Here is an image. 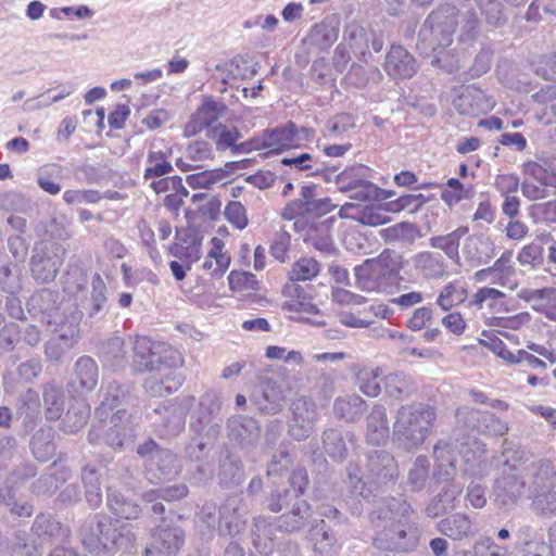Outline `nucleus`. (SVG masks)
<instances>
[{
    "label": "nucleus",
    "mask_w": 556,
    "mask_h": 556,
    "mask_svg": "<svg viewBox=\"0 0 556 556\" xmlns=\"http://www.w3.org/2000/svg\"><path fill=\"white\" fill-rule=\"evenodd\" d=\"M413 266L426 279H441L446 274V263L441 254L419 252L413 257Z\"/></svg>",
    "instance_id": "obj_37"
},
{
    "label": "nucleus",
    "mask_w": 556,
    "mask_h": 556,
    "mask_svg": "<svg viewBox=\"0 0 556 556\" xmlns=\"http://www.w3.org/2000/svg\"><path fill=\"white\" fill-rule=\"evenodd\" d=\"M106 505L117 517L96 514L87 518L80 526L78 536L84 547L96 555L101 553L128 552L136 541L132 526L119 520H136L141 515V508L134 500L121 492L108 489Z\"/></svg>",
    "instance_id": "obj_1"
},
{
    "label": "nucleus",
    "mask_w": 556,
    "mask_h": 556,
    "mask_svg": "<svg viewBox=\"0 0 556 556\" xmlns=\"http://www.w3.org/2000/svg\"><path fill=\"white\" fill-rule=\"evenodd\" d=\"M66 249L52 239H43L35 243L30 258V271L39 283L53 281L62 266Z\"/></svg>",
    "instance_id": "obj_9"
},
{
    "label": "nucleus",
    "mask_w": 556,
    "mask_h": 556,
    "mask_svg": "<svg viewBox=\"0 0 556 556\" xmlns=\"http://www.w3.org/2000/svg\"><path fill=\"white\" fill-rule=\"evenodd\" d=\"M208 136L215 140L218 151L232 150L236 141L241 138V134L236 127L229 128L223 124H217Z\"/></svg>",
    "instance_id": "obj_63"
},
{
    "label": "nucleus",
    "mask_w": 556,
    "mask_h": 556,
    "mask_svg": "<svg viewBox=\"0 0 556 556\" xmlns=\"http://www.w3.org/2000/svg\"><path fill=\"white\" fill-rule=\"evenodd\" d=\"M469 231L467 226H459L455 230L446 235L432 236L429 239V245L433 249L441 250L452 261L459 260L460 240Z\"/></svg>",
    "instance_id": "obj_47"
},
{
    "label": "nucleus",
    "mask_w": 556,
    "mask_h": 556,
    "mask_svg": "<svg viewBox=\"0 0 556 556\" xmlns=\"http://www.w3.org/2000/svg\"><path fill=\"white\" fill-rule=\"evenodd\" d=\"M367 477L378 486L394 483L399 476L394 457L384 450H375L367 455Z\"/></svg>",
    "instance_id": "obj_19"
},
{
    "label": "nucleus",
    "mask_w": 556,
    "mask_h": 556,
    "mask_svg": "<svg viewBox=\"0 0 556 556\" xmlns=\"http://www.w3.org/2000/svg\"><path fill=\"white\" fill-rule=\"evenodd\" d=\"M30 532L31 536L45 544L53 541L66 543L71 538L67 526L58 521L52 515L43 513L36 516Z\"/></svg>",
    "instance_id": "obj_26"
},
{
    "label": "nucleus",
    "mask_w": 556,
    "mask_h": 556,
    "mask_svg": "<svg viewBox=\"0 0 556 556\" xmlns=\"http://www.w3.org/2000/svg\"><path fill=\"white\" fill-rule=\"evenodd\" d=\"M188 494V486L184 483L170 485L167 488H160L150 490L143 493L142 500L144 502H155L163 500L165 502H175L182 500Z\"/></svg>",
    "instance_id": "obj_56"
},
{
    "label": "nucleus",
    "mask_w": 556,
    "mask_h": 556,
    "mask_svg": "<svg viewBox=\"0 0 556 556\" xmlns=\"http://www.w3.org/2000/svg\"><path fill=\"white\" fill-rule=\"evenodd\" d=\"M525 490L526 480L522 475L502 471L494 481V502L500 508L509 510L523 496Z\"/></svg>",
    "instance_id": "obj_15"
},
{
    "label": "nucleus",
    "mask_w": 556,
    "mask_h": 556,
    "mask_svg": "<svg viewBox=\"0 0 556 556\" xmlns=\"http://www.w3.org/2000/svg\"><path fill=\"white\" fill-rule=\"evenodd\" d=\"M99 382V366L87 355L76 359L68 381L70 391L83 395L92 392Z\"/></svg>",
    "instance_id": "obj_20"
},
{
    "label": "nucleus",
    "mask_w": 556,
    "mask_h": 556,
    "mask_svg": "<svg viewBox=\"0 0 556 556\" xmlns=\"http://www.w3.org/2000/svg\"><path fill=\"white\" fill-rule=\"evenodd\" d=\"M435 419V408L430 405H402L393 424V441L405 451L417 450L431 434Z\"/></svg>",
    "instance_id": "obj_5"
},
{
    "label": "nucleus",
    "mask_w": 556,
    "mask_h": 556,
    "mask_svg": "<svg viewBox=\"0 0 556 556\" xmlns=\"http://www.w3.org/2000/svg\"><path fill=\"white\" fill-rule=\"evenodd\" d=\"M98 356L103 366L110 367L113 370L124 368L127 364L124 339L113 334L102 340L98 346Z\"/></svg>",
    "instance_id": "obj_32"
},
{
    "label": "nucleus",
    "mask_w": 556,
    "mask_h": 556,
    "mask_svg": "<svg viewBox=\"0 0 556 556\" xmlns=\"http://www.w3.org/2000/svg\"><path fill=\"white\" fill-rule=\"evenodd\" d=\"M494 103L492 98L473 85L464 87L453 101V105L459 114L470 117L490 112L494 108Z\"/></svg>",
    "instance_id": "obj_22"
},
{
    "label": "nucleus",
    "mask_w": 556,
    "mask_h": 556,
    "mask_svg": "<svg viewBox=\"0 0 556 556\" xmlns=\"http://www.w3.org/2000/svg\"><path fill=\"white\" fill-rule=\"evenodd\" d=\"M194 402L195 397L188 395L155 409V414L160 416L157 425L160 435L164 438L178 435L185 429L187 413Z\"/></svg>",
    "instance_id": "obj_12"
},
{
    "label": "nucleus",
    "mask_w": 556,
    "mask_h": 556,
    "mask_svg": "<svg viewBox=\"0 0 556 556\" xmlns=\"http://www.w3.org/2000/svg\"><path fill=\"white\" fill-rule=\"evenodd\" d=\"M290 409L288 433L294 440L303 441L314 430L317 420L316 404L305 396H300L292 402Z\"/></svg>",
    "instance_id": "obj_14"
},
{
    "label": "nucleus",
    "mask_w": 556,
    "mask_h": 556,
    "mask_svg": "<svg viewBox=\"0 0 556 556\" xmlns=\"http://www.w3.org/2000/svg\"><path fill=\"white\" fill-rule=\"evenodd\" d=\"M126 394L119 384L108 387L100 406L96 409L99 418L88 432L91 444L104 443L113 448H122L136 438V418L125 407Z\"/></svg>",
    "instance_id": "obj_3"
},
{
    "label": "nucleus",
    "mask_w": 556,
    "mask_h": 556,
    "mask_svg": "<svg viewBox=\"0 0 556 556\" xmlns=\"http://www.w3.org/2000/svg\"><path fill=\"white\" fill-rule=\"evenodd\" d=\"M215 71L222 74L223 85H228L231 79L245 78L254 73L249 55H236L225 65L217 64Z\"/></svg>",
    "instance_id": "obj_50"
},
{
    "label": "nucleus",
    "mask_w": 556,
    "mask_h": 556,
    "mask_svg": "<svg viewBox=\"0 0 556 556\" xmlns=\"http://www.w3.org/2000/svg\"><path fill=\"white\" fill-rule=\"evenodd\" d=\"M147 164L148 166L143 174L146 180L166 176L174 170L173 165L167 160L166 153L163 151L150 150L147 156Z\"/></svg>",
    "instance_id": "obj_53"
},
{
    "label": "nucleus",
    "mask_w": 556,
    "mask_h": 556,
    "mask_svg": "<svg viewBox=\"0 0 556 556\" xmlns=\"http://www.w3.org/2000/svg\"><path fill=\"white\" fill-rule=\"evenodd\" d=\"M218 479L219 483L227 488L237 486L244 479V469L240 457L228 450L219 459Z\"/></svg>",
    "instance_id": "obj_39"
},
{
    "label": "nucleus",
    "mask_w": 556,
    "mask_h": 556,
    "mask_svg": "<svg viewBox=\"0 0 556 556\" xmlns=\"http://www.w3.org/2000/svg\"><path fill=\"white\" fill-rule=\"evenodd\" d=\"M305 241L321 252H330L333 248L332 239L328 232V226L325 223L311 226L307 229Z\"/></svg>",
    "instance_id": "obj_62"
},
{
    "label": "nucleus",
    "mask_w": 556,
    "mask_h": 556,
    "mask_svg": "<svg viewBox=\"0 0 556 556\" xmlns=\"http://www.w3.org/2000/svg\"><path fill=\"white\" fill-rule=\"evenodd\" d=\"M555 293L553 288L521 289L517 295L519 299L532 303V309L542 314Z\"/></svg>",
    "instance_id": "obj_59"
},
{
    "label": "nucleus",
    "mask_w": 556,
    "mask_h": 556,
    "mask_svg": "<svg viewBox=\"0 0 556 556\" xmlns=\"http://www.w3.org/2000/svg\"><path fill=\"white\" fill-rule=\"evenodd\" d=\"M81 481L85 488L86 502L91 508H98L102 504V490L99 471L89 465L85 466L81 471Z\"/></svg>",
    "instance_id": "obj_51"
},
{
    "label": "nucleus",
    "mask_w": 556,
    "mask_h": 556,
    "mask_svg": "<svg viewBox=\"0 0 556 556\" xmlns=\"http://www.w3.org/2000/svg\"><path fill=\"white\" fill-rule=\"evenodd\" d=\"M386 241L413 242L418 235L416 225L410 223H399L381 231Z\"/></svg>",
    "instance_id": "obj_64"
},
{
    "label": "nucleus",
    "mask_w": 556,
    "mask_h": 556,
    "mask_svg": "<svg viewBox=\"0 0 556 556\" xmlns=\"http://www.w3.org/2000/svg\"><path fill=\"white\" fill-rule=\"evenodd\" d=\"M383 374L380 367L372 369H363L357 375L359 391L368 397H376L381 393V387L378 382Z\"/></svg>",
    "instance_id": "obj_58"
},
{
    "label": "nucleus",
    "mask_w": 556,
    "mask_h": 556,
    "mask_svg": "<svg viewBox=\"0 0 556 556\" xmlns=\"http://www.w3.org/2000/svg\"><path fill=\"white\" fill-rule=\"evenodd\" d=\"M312 515V507L306 500L295 501L277 518V529L287 533L299 532L306 527Z\"/></svg>",
    "instance_id": "obj_30"
},
{
    "label": "nucleus",
    "mask_w": 556,
    "mask_h": 556,
    "mask_svg": "<svg viewBox=\"0 0 556 556\" xmlns=\"http://www.w3.org/2000/svg\"><path fill=\"white\" fill-rule=\"evenodd\" d=\"M227 110L224 103L213 98H206L186 124L184 130L185 136H194L203 129L207 130V135L211 134L217 124H219L218 121L225 116Z\"/></svg>",
    "instance_id": "obj_16"
},
{
    "label": "nucleus",
    "mask_w": 556,
    "mask_h": 556,
    "mask_svg": "<svg viewBox=\"0 0 556 556\" xmlns=\"http://www.w3.org/2000/svg\"><path fill=\"white\" fill-rule=\"evenodd\" d=\"M332 204L329 199L317 198V186L314 184L303 185L299 197L285 206L281 217L292 220L301 216H320L330 212Z\"/></svg>",
    "instance_id": "obj_11"
},
{
    "label": "nucleus",
    "mask_w": 556,
    "mask_h": 556,
    "mask_svg": "<svg viewBox=\"0 0 556 556\" xmlns=\"http://www.w3.org/2000/svg\"><path fill=\"white\" fill-rule=\"evenodd\" d=\"M227 437L242 448L254 446L261 438L258 422L249 416H232L227 420Z\"/></svg>",
    "instance_id": "obj_23"
},
{
    "label": "nucleus",
    "mask_w": 556,
    "mask_h": 556,
    "mask_svg": "<svg viewBox=\"0 0 556 556\" xmlns=\"http://www.w3.org/2000/svg\"><path fill=\"white\" fill-rule=\"evenodd\" d=\"M523 477L528 478L536 488L552 486L556 481V471L547 459L530 462L525 467Z\"/></svg>",
    "instance_id": "obj_48"
},
{
    "label": "nucleus",
    "mask_w": 556,
    "mask_h": 556,
    "mask_svg": "<svg viewBox=\"0 0 556 556\" xmlns=\"http://www.w3.org/2000/svg\"><path fill=\"white\" fill-rule=\"evenodd\" d=\"M435 469L433 478L437 482H443L441 491L433 496L425 507V514L430 518H437L455 509L456 503L463 493V483L456 481V455L450 443L439 441L433 447Z\"/></svg>",
    "instance_id": "obj_4"
},
{
    "label": "nucleus",
    "mask_w": 556,
    "mask_h": 556,
    "mask_svg": "<svg viewBox=\"0 0 556 556\" xmlns=\"http://www.w3.org/2000/svg\"><path fill=\"white\" fill-rule=\"evenodd\" d=\"M455 27V18L447 11H432L419 29L417 50L425 56L445 50L453 42Z\"/></svg>",
    "instance_id": "obj_7"
},
{
    "label": "nucleus",
    "mask_w": 556,
    "mask_h": 556,
    "mask_svg": "<svg viewBox=\"0 0 556 556\" xmlns=\"http://www.w3.org/2000/svg\"><path fill=\"white\" fill-rule=\"evenodd\" d=\"M494 241L482 232L466 238L464 255L471 266L488 264L495 256Z\"/></svg>",
    "instance_id": "obj_29"
},
{
    "label": "nucleus",
    "mask_w": 556,
    "mask_h": 556,
    "mask_svg": "<svg viewBox=\"0 0 556 556\" xmlns=\"http://www.w3.org/2000/svg\"><path fill=\"white\" fill-rule=\"evenodd\" d=\"M308 475L305 468H295L288 477V486L273 490L265 498L264 506L271 513L289 509L295 501L303 498L307 485Z\"/></svg>",
    "instance_id": "obj_10"
},
{
    "label": "nucleus",
    "mask_w": 556,
    "mask_h": 556,
    "mask_svg": "<svg viewBox=\"0 0 556 556\" xmlns=\"http://www.w3.org/2000/svg\"><path fill=\"white\" fill-rule=\"evenodd\" d=\"M320 271V264L313 257H302L296 261L289 271L292 281H305L315 278Z\"/></svg>",
    "instance_id": "obj_60"
},
{
    "label": "nucleus",
    "mask_w": 556,
    "mask_h": 556,
    "mask_svg": "<svg viewBox=\"0 0 556 556\" xmlns=\"http://www.w3.org/2000/svg\"><path fill=\"white\" fill-rule=\"evenodd\" d=\"M366 169L367 167L358 164L346 167L341 173H339L336 177V184L338 185L339 190L342 192H349L355 189L357 185L366 178Z\"/></svg>",
    "instance_id": "obj_57"
},
{
    "label": "nucleus",
    "mask_w": 556,
    "mask_h": 556,
    "mask_svg": "<svg viewBox=\"0 0 556 556\" xmlns=\"http://www.w3.org/2000/svg\"><path fill=\"white\" fill-rule=\"evenodd\" d=\"M281 164L300 172H309L308 176H325L326 172L334 173L336 166L329 167L318 155L301 153L291 157H283Z\"/></svg>",
    "instance_id": "obj_45"
},
{
    "label": "nucleus",
    "mask_w": 556,
    "mask_h": 556,
    "mask_svg": "<svg viewBox=\"0 0 556 556\" xmlns=\"http://www.w3.org/2000/svg\"><path fill=\"white\" fill-rule=\"evenodd\" d=\"M467 299V290L457 282H448L441 290L437 298V304L443 309L448 311L453 306L463 303Z\"/></svg>",
    "instance_id": "obj_55"
},
{
    "label": "nucleus",
    "mask_w": 556,
    "mask_h": 556,
    "mask_svg": "<svg viewBox=\"0 0 556 556\" xmlns=\"http://www.w3.org/2000/svg\"><path fill=\"white\" fill-rule=\"evenodd\" d=\"M350 192V198L358 201L386 200L393 195V192L380 189L366 178Z\"/></svg>",
    "instance_id": "obj_61"
},
{
    "label": "nucleus",
    "mask_w": 556,
    "mask_h": 556,
    "mask_svg": "<svg viewBox=\"0 0 556 556\" xmlns=\"http://www.w3.org/2000/svg\"><path fill=\"white\" fill-rule=\"evenodd\" d=\"M389 438L387 408L375 404L367 417L366 440L371 445H380Z\"/></svg>",
    "instance_id": "obj_34"
},
{
    "label": "nucleus",
    "mask_w": 556,
    "mask_h": 556,
    "mask_svg": "<svg viewBox=\"0 0 556 556\" xmlns=\"http://www.w3.org/2000/svg\"><path fill=\"white\" fill-rule=\"evenodd\" d=\"M387 74L393 78H410L418 71V62L400 45H392L384 62Z\"/></svg>",
    "instance_id": "obj_25"
},
{
    "label": "nucleus",
    "mask_w": 556,
    "mask_h": 556,
    "mask_svg": "<svg viewBox=\"0 0 556 556\" xmlns=\"http://www.w3.org/2000/svg\"><path fill=\"white\" fill-rule=\"evenodd\" d=\"M54 439L55 431L50 426L41 427L33 434L29 444L31 453L37 460L46 463L55 455L56 444Z\"/></svg>",
    "instance_id": "obj_41"
},
{
    "label": "nucleus",
    "mask_w": 556,
    "mask_h": 556,
    "mask_svg": "<svg viewBox=\"0 0 556 556\" xmlns=\"http://www.w3.org/2000/svg\"><path fill=\"white\" fill-rule=\"evenodd\" d=\"M439 531L452 540H463L475 534L471 519L462 513L453 514L442 519L438 525Z\"/></svg>",
    "instance_id": "obj_44"
},
{
    "label": "nucleus",
    "mask_w": 556,
    "mask_h": 556,
    "mask_svg": "<svg viewBox=\"0 0 556 556\" xmlns=\"http://www.w3.org/2000/svg\"><path fill=\"white\" fill-rule=\"evenodd\" d=\"M384 392L394 400H405L417 391L414 379L402 372H390L383 377Z\"/></svg>",
    "instance_id": "obj_43"
},
{
    "label": "nucleus",
    "mask_w": 556,
    "mask_h": 556,
    "mask_svg": "<svg viewBox=\"0 0 556 556\" xmlns=\"http://www.w3.org/2000/svg\"><path fill=\"white\" fill-rule=\"evenodd\" d=\"M309 535L314 552L319 556H329L337 553L339 548L337 534L325 519L316 521L309 531Z\"/></svg>",
    "instance_id": "obj_35"
},
{
    "label": "nucleus",
    "mask_w": 556,
    "mask_h": 556,
    "mask_svg": "<svg viewBox=\"0 0 556 556\" xmlns=\"http://www.w3.org/2000/svg\"><path fill=\"white\" fill-rule=\"evenodd\" d=\"M144 381V390L151 396H164L177 391L182 384V378L174 375L172 368L156 371Z\"/></svg>",
    "instance_id": "obj_36"
},
{
    "label": "nucleus",
    "mask_w": 556,
    "mask_h": 556,
    "mask_svg": "<svg viewBox=\"0 0 556 556\" xmlns=\"http://www.w3.org/2000/svg\"><path fill=\"white\" fill-rule=\"evenodd\" d=\"M366 409V401L357 394L339 396L333 402L334 416L345 422L359 420Z\"/></svg>",
    "instance_id": "obj_38"
},
{
    "label": "nucleus",
    "mask_w": 556,
    "mask_h": 556,
    "mask_svg": "<svg viewBox=\"0 0 556 556\" xmlns=\"http://www.w3.org/2000/svg\"><path fill=\"white\" fill-rule=\"evenodd\" d=\"M503 469L502 471L515 472L523 476L525 467H528L530 453L522 446L511 441L503 442Z\"/></svg>",
    "instance_id": "obj_46"
},
{
    "label": "nucleus",
    "mask_w": 556,
    "mask_h": 556,
    "mask_svg": "<svg viewBox=\"0 0 556 556\" xmlns=\"http://www.w3.org/2000/svg\"><path fill=\"white\" fill-rule=\"evenodd\" d=\"M241 500L230 496L218 509V531L220 534L233 536L243 529L245 521L238 513Z\"/></svg>",
    "instance_id": "obj_33"
},
{
    "label": "nucleus",
    "mask_w": 556,
    "mask_h": 556,
    "mask_svg": "<svg viewBox=\"0 0 556 556\" xmlns=\"http://www.w3.org/2000/svg\"><path fill=\"white\" fill-rule=\"evenodd\" d=\"M46 418L58 420L65 407V395L61 387L54 383H47L42 392Z\"/></svg>",
    "instance_id": "obj_49"
},
{
    "label": "nucleus",
    "mask_w": 556,
    "mask_h": 556,
    "mask_svg": "<svg viewBox=\"0 0 556 556\" xmlns=\"http://www.w3.org/2000/svg\"><path fill=\"white\" fill-rule=\"evenodd\" d=\"M185 543V531L177 525L166 523L162 517L152 533V542L146 549V556H177Z\"/></svg>",
    "instance_id": "obj_13"
},
{
    "label": "nucleus",
    "mask_w": 556,
    "mask_h": 556,
    "mask_svg": "<svg viewBox=\"0 0 556 556\" xmlns=\"http://www.w3.org/2000/svg\"><path fill=\"white\" fill-rule=\"evenodd\" d=\"M146 466L148 472L159 481L172 480L181 471L177 455L167 448L155 453L153 458H148Z\"/></svg>",
    "instance_id": "obj_31"
},
{
    "label": "nucleus",
    "mask_w": 556,
    "mask_h": 556,
    "mask_svg": "<svg viewBox=\"0 0 556 556\" xmlns=\"http://www.w3.org/2000/svg\"><path fill=\"white\" fill-rule=\"evenodd\" d=\"M274 529L268 518L257 516L251 527L252 544L257 553L267 556L274 551Z\"/></svg>",
    "instance_id": "obj_42"
},
{
    "label": "nucleus",
    "mask_w": 556,
    "mask_h": 556,
    "mask_svg": "<svg viewBox=\"0 0 556 556\" xmlns=\"http://www.w3.org/2000/svg\"><path fill=\"white\" fill-rule=\"evenodd\" d=\"M325 453L336 462H342L348 454L346 443L341 430L329 428L321 434Z\"/></svg>",
    "instance_id": "obj_52"
},
{
    "label": "nucleus",
    "mask_w": 556,
    "mask_h": 556,
    "mask_svg": "<svg viewBox=\"0 0 556 556\" xmlns=\"http://www.w3.org/2000/svg\"><path fill=\"white\" fill-rule=\"evenodd\" d=\"M401 269L402 256L386 250L355 267L356 285L367 292L388 291L397 283Z\"/></svg>",
    "instance_id": "obj_6"
},
{
    "label": "nucleus",
    "mask_w": 556,
    "mask_h": 556,
    "mask_svg": "<svg viewBox=\"0 0 556 556\" xmlns=\"http://www.w3.org/2000/svg\"><path fill=\"white\" fill-rule=\"evenodd\" d=\"M294 123L289 122L285 126L266 129L264 131L261 148L271 153H280L285 149L293 147Z\"/></svg>",
    "instance_id": "obj_40"
},
{
    "label": "nucleus",
    "mask_w": 556,
    "mask_h": 556,
    "mask_svg": "<svg viewBox=\"0 0 556 556\" xmlns=\"http://www.w3.org/2000/svg\"><path fill=\"white\" fill-rule=\"evenodd\" d=\"M81 318L83 312L74 303L64 305L63 313L54 315L47 325L54 327L53 331L59 339L65 342V349H72L80 339Z\"/></svg>",
    "instance_id": "obj_17"
},
{
    "label": "nucleus",
    "mask_w": 556,
    "mask_h": 556,
    "mask_svg": "<svg viewBox=\"0 0 556 556\" xmlns=\"http://www.w3.org/2000/svg\"><path fill=\"white\" fill-rule=\"evenodd\" d=\"M286 401L285 380L281 377L267 378L263 384L262 395L256 400L257 408L268 415L282 410Z\"/></svg>",
    "instance_id": "obj_28"
},
{
    "label": "nucleus",
    "mask_w": 556,
    "mask_h": 556,
    "mask_svg": "<svg viewBox=\"0 0 556 556\" xmlns=\"http://www.w3.org/2000/svg\"><path fill=\"white\" fill-rule=\"evenodd\" d=\"M429 469L430 462L426 456L416 457L407 476V485L412 491L419 492L426 486L429 480Z\"/></svg>",
    "instance_id": "obj_54"
},
{
    "label": "nucleus",
    "mask_w": 556,
    "mask_h": 556,
    "mask_svg": "<svg viewBox=\"0 0 556 556\" xmlns=\"http://www.w3.org/2000/svg\"><path fill=\"white\" fill-rule=\"evenodd\" d=\"M412 507L395 497L379 498L369 514L375 530L374 546L382 551L408 553L419 541L418 528L408 520Z\"/></svg>",
    "instance_id": "obj_2"
},
{
    "label": "nucleus",
    "mask_w": 556,
    "mask_h": 556,
    "mask_svg": "<svg viewBox=\"0 0 556 556\" xmlns=\"http://www.w3.org/2000/svg\"><path fill=\"white\" fill-rule=\"evenodd\" d=\"M68 304L72 303L60 301L58 291L45 288L29 298L27 308L34 316H40L41 320L48 324L54 315L63 313V306Z\"/></svg>",
    "instance_id": "obj_24"
},
{
    "label": "nucleus",
    "mask_w": 556,
    "mask_h": 556,
    "mask_svg": "<svg viewBox=\"0 0 556 556\" xmlns=\"http://www.w3.org/2000/svg\"><path fill=\"white\" fill-rule=\"evenodd\" d=\"M214 444L197 439L190 441L185 447L186 458L194 464L193 479L198 482H206L214 475V457L212 455Z\"/></svg>",
    "instance_id": "obj_21"
},
{
    "label": "nucleus",
    "mask_w": 556,
    "mask_h": 556,
    "mask_svg": "<svg viewBox=\"0 0 556 556\" xmlns=\"http://www.w3.org/2000/svg\"><path fill=\"white\" fill-rule=\"evenodd\" d=\"M80 305L79 311L87 316L91 324L105 316L108 311L106 285L99 274L92 276L91 291Z\"/></svg>",
    "instance_id": "obj_27"
},
{
    "label": "nucleus",
    "mask_w": 556,
    "mask_h": 556,
    "mask_svg": "<svg viewBox=\"0 0 556 556\" xmlns=\"http://www.w3.org/2000/svg\"><path fill=\"white\" fill-rule=\"evenodd\" d=\"M134 368L137 372L169 369L181 362L180 355L168 345L139 337L134 344Z\"/></svg>",
    "instance_id": "obj_8"
},
{
    "label": "nucleus",
    "mask_w": 556,
    "mask_h": 556,
    "mask_svg": "<svg viewBox=\"0 0 556 556\" xmlns=\"http://www.w3.org/2000/svg\"><path fill=\"white\" fill-rule=\"evenodd\" d=\"M222 406L223 399L218 391L207 390L201 396L197 422L192 425L198 433L205 432L213 440L217 438L220 426L214 419L220 413Z\"/></svg>",
    "instance_id": "obj_18"
}]
</instances>
